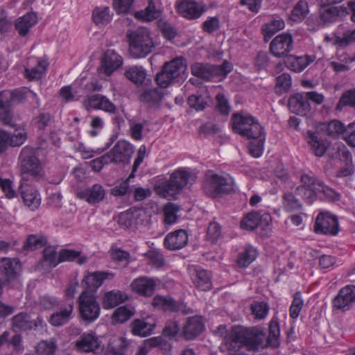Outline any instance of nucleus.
Wrapping results in <instances>:
<instances>
[{
	"label": "nucleus",
	"instance_id": "nucleus-18",
	"mask_svg": "<svg viewBox=\"0 0 355 355\" xmlns=\"http://www.w3.org/2000/svg\"><path fill=\"white\" fill-rule=\"evenodd\" d=\"M59 309L49 318V323L54 327H61L67 324L72 318L73 302L68 300L61 304Z\"/></svg>",
	"mask_w": 355,
	"mask_h": 355
},
{
	"label": "nucleus",
	"instance_id": "nucleus-49",
	"mask_svg": "<svg viewBox=\"0 0 355 355\" xmlns=\"http://www.w3.org/2000/svg\"><path fill=\"white\" fill-rule=\"evenodd\" d=\"M47 243L46 238L42 235L31 234L29 235L24 245V249L35 250L46 245Z\"/></svg>",
	"mask_w": 355,
	"mask_h": 355
},
{
	"label": "nucleus",
	"instance_id": "nucleus-30",
	"mask_svg": "<svg viewBox=\"0 0 355 355\" xmlns=\"http://www.w3.org/2000/svg\"><path fill=\"white\" fill-rule=\"evenodd\" d=\"M178 10L188 19H197L205 12V7L196 1H182L178 5Z\"/></svg>",
	"mask_w": 355,
	"mask_h": 355
},
{
	"label": "nucleus",
	"instance_id": "nucleus-27",
	"mask_svg": "<svg viewBox=\"0 0 355 355\" xmlns=\"http://www.w3.org/2000/svg\"><path fill=\"white\" fill-rule=\"evenodd\" d=\"M288 107L293 112L301 116H307L311 113V105L306 100L304 93H296L288 99Z\"/></svg>",
	"mask_w": 355,
	"mask_h": 355
},
{
	"label": "nucleus",
	"instance_id": "nucleus-54",
	"mask_svg": "<svg viewBox=\"0 0 355 355\" xmlns=\"http://www.w3.org/2000/svg\"><path fill=\"white\" fill-rule=\"evenodd\" d=\"M180 211L178 205L174 203H168L164 208V223L166 225H173L178 220L177 213Z\"/></svg>",
	"mask_w": 355,
	"mask_h": 355
},
{
	"label": "nucleus",
	"instance_id": "nucleus-9",
	"mask_svg": "<svg viewBox=\"0 0 355 355\" xmlns=\"http://www.w3.org/2000/svg\"><path fill=\"white\" fill-rule=\"evenodd\" d=\"M80 316L89 322L96 320L100 314V306L94 293L84 291L78 297Z\"/></svg>",
	"mask_w": 355,
	"mask_h": 355
},
{
	"label": "nucleus",
	"instance_id": "nucleus-39",
	"mask_svg": "<svg viewBox=\"0 0 355 355\" xmlns=\"http://www.w3.org/2000/svg\"><path fill=\"white\" fill-rule=\"evenodd\" d=\"M18 261L15 259L2 258L0 261V271L8 280L13 279L17 275Z\"/></svg>",
	"mask_w": 355,
	"mask_h": 355
},
{
	"label": "nucleus",
	"instance_id": "nucleus-31",
	"mask_svg": "<svg viewBox=\"0 0 355 355\" xmlns=\"http://www.w3.org/2000/svg\"><path fill=\"white\" fill-rule=\"evenodd\" d=\"M156 285L154 279L141 277L132 282L131 287L135 292L139 295L150 297L153 295Z\"/></svg>",
	"mask_w": 355,
	"mask_h": 355
},
{
	"label": "nucleus",
	"instance_id": "nucleus-26",
	"mask_svg": "<svg viewBox=\"0 0 355 355\" xmlns=\"http://www.w3.org/2000/svg\"><path fill=\"white\" fill-rule=\"evenodd\" d=\"M122 63L123 59L121 55L112 50H107L102 58L99 72L110 76L114 71L121 66Z\"/></svg>",
	"mask_w": 355,
	"mask_h": 355
},
{
	"label": "nucleus",
	"instance_id": "nucleus-41",
	"mask_svg": "<svg viewBox=\"0 0 355 355\" xmlns=\"http://www.w3.org/2000/svg\"><path fill=\"white\" fill-rule=\"evenodd\" d=\"M282 206L288 212L296 211L302 209V204L291 191L285 192L282 196Z\"/></svg>",
	"mask_w": 355,
	"mask_h": 355
},
{
	"label": "nucleus",
	"instance_id": "nucleus-25",
	"mask_svg": "<svg viewBox=\"0 0 355 355\" xmlns=\"http://www.w3.org/2000/svg\"><path fill=\"white\" fill-rule=\"evenodd\" d=\"M19 189L24 205L31 211L37 209L41 203V198L37 190L30 187L25 181H22Z\"/></svg>",
	"mask_w": 355,
	"mask_h": 355
},
{
	"label": "nucleus",
	"instance_id": "nucleus-44",
	"mask_svg": "<svg viewBox=\"0 0 355 355\" xmlns=\"http://www.w3.org/2000/svg\"><path fill=\"white\" fill-rule=\"evenodd\" d=\"M48 65V62L44 60H37L36 66L31 69H25V76L29 80L40 79L45 73Z\"/></svg>",
	"mask_w": 355,
	"mask_h": 355
},
{
	"label": "nucleus",
	"instance_id": "nucleus-34",
	"mask_svg": "<svg viewBox=\"0 0 355 355\" xmlns=\"http://www.w3.org/2000/svg\"><path fill=\"white\" fill-rule=\"evenodd\" d=\"M26 93L24 89H16L14 90H4L0 92L1 103H6L10 107L19 104L25 101Z\"/></svg>",
	"mask_w": 355,
	"mask_h": 355
},
{
	"label": "nucleus",
	"instance_id": "nucleus-3",
	"mask_svg": "<svg viewBox=\"0 0 355 355\" xmlns=\"http://www.w3.org/2000/svg\"><path fill=\"white\" fill-rule=\"evenodd\" d=\"M231 121L233 131L243 137L255 139L264 134L263 128L258 120L248 113H234Z\"/></svg>",
	"mask_w": 355,
	"mask_h": 355
},
{
	"label": "nucleus",
	"instance_id": "nucleus-29",
	"mask_svg": "<svg viewBox=\"0 0 355 355\" xmlns=\"http://www.w3.org/2000/svg\"><path fill=\"white\" fill-rule=\"evenodd\" d=\"M164 96V88H148L142 92L139 100L149 107H158Z\"/></svg>",
	"mask_w": 355,
	"mask_h": 355
},
{
	"label": "nucleus",
	"instance_id": "nucleus-61",
	"mask_svg": "<svg viewBox=\"0 0 355 355\" xmlns=\"http://www.w3.org/2000/svg\"><path fill=\"white\" fill-rule=\"evenodd\" d=\"M144 125L135 120L129 121V132L131 137L135 141H141L143 139L142 131Z\"/></svg>",
	"mask_w": 355,
	"mask_h": 355
},
{
	"label": "nucleus",
	"instance_id": "nucleus-62",
	"mask_svg": "<svg viewBox=\"0 0 355 355\" xmlns=\"http://www.w3.org/2000/svg\"><path fill=\"white\" fill-rule=\"evenodd\" d=\"M27 139V132L24 128H16L14 133L10 135L11 146L16 147L22 145Z\"/></svg>",
	"mask_w": 355,
	"mask_h": 355
},
{
	"label": "nucleus",
	"instance_id": "nucleus-14",
	"mask_svg": "<svg viewBox=\"0 0 355 355\" xmlns=\"http://www.w3.org/2000/svg\"><path fill=\"white\" fill-rule=\"evenodd\" d=\"M355 304V286L342 288L332 301L333 308L343 311H348Z\"/></svg>",
	"mask_w": 355,
	"mask_h": 355
},
{
	"label": "nucleus",
	"instance_id": "nucleus-33",
	"mask_svg": "<svg viewBox=\"0 0 355 355\" xmlns=\"http://www.w3.org/2000/svg\"><path fill=\"white\" fill-rule=\"evenodd\" d=\"M37 17L35 12H30L19 17L15 22V29L20 36H26L31 27L37 24Z\"/></svg>",
	"mask_w": 355,
	"mask_h": 355
},
{
	"label": "nucleus",
	"instance_id": "nucleus-13",
	"mask_svg": "<svg viewBox=\"0 0 355 355\" xmlns=\"http://www.w3.org/2000/svg\"><path fill=\"white\" fill-rule=\"evenodd\" d=\"M314 231L318 234L336 235L339 232L337 218L328 213H320L315 220Z\"/></svg>",
	"mask_w": 355,
	"mask_h": 355
},
{
	"label": "nucleus",
	"instance_id": "nucleus-6",
	"mask_svg": "<svg viewBox=\"0 0 355 355\" xmlns=\"http://www.w3.org/2000/svg\"><path fill=\"white\" fill-rule=\"evenodd\" d=\"M203 189L208 196L217 198L234 191V182L231 177H225L209 171L205 175Z\"/></svg>",
	"mask_w": 355,
	"mask_h": 355
},
{
	"label": "nucleus",
	"instance_id": "nucleus-40",
	"mask_svg": "<svg viewBox=\"0 0 355 355\" xmlns=\"http://www.w3.org/2000/svg\"><path fill=\"white\" fill-rule=\"evenodd\" d=\"M128 343L123 338H118L110 343L105 355H125Z\"/></svg>",
	"mask_w": 355,
	"mask_h": 355
},
{
	"label": "nucleus",
	"instance_id": "nucleus-5",
	"mask_svg": "<svg viewBox=\"0 0 355 355\" xmlns=\"http://www.w3.org/2000/svg\"><path fill=\"white\" fill-rule=\"evenodd\" d=\"M39 148L30 146H24L19 155L18 164L20 168L21 181L26 180V175L40 178L43 175V169L38 157Z\"/></svg>",
	"mask_w": 355,
	"mask_h": 355
},
{
	"label": "nucleus",
	"instance_id": "nucleus-28",
	"mask_svg": "<svg viewBox=\"0 0 355 355\" xmlns=\"http://www.w3.org/2000/svg\"><path fill=\"white\" fill-rule=\"evenodd\" d=\"M204 329V324L200 317L193 316L187 319L182 327V336L187 340L195 339Z\"/></svg>",
	"mask_w": 355,
	"mask_h": 355
},
{
	"label": "nucleus",
	"instance_id": "nucleus-36",
	"mask_svg": "<svg viewBox=\"0 0 355 355\" xmlns=\"http://www.w3.org/2000/svg\"><path fill=\"white\" fill-rule=\"evenodd\" d=\"M127 299L128 295L124 292L112 291L105 294L103 305L105 309H112L124 302Z\"/></svg>",
	"mask_w": 355,
	"mask_h": 355
},
{
	"label": "nucleus",
	"instance_id": "nucleus-24",
	"mask_svg": "<svg viewBox=\"0 0 355 355\" xmlns=\"http://www.w3.org/2000/svg\"><path fill=\"white\" fill-rule=\"evenodd\" d=\"M188 241L187 232L180 229L168 233L164 238V245L169 250H178L184 248Z\"/></svg>",
	"mask_w": 355,
	"mask_h": 355
},
{
	"label": "nucleus",
	"instance_id": "nucleus-4",
	"mask_svg": "<svg viewBox=\"0 0 355 355\" xmlns=\"http://www.w3.org/2000/svg\"><path fill=\"white\" fill-rule=\"evenodd\" d=\"M129 54L133 58H141L150 54L155 48V44L147 28H138L128 31Z\"/></svg>",
	"mask_w": 355,
	"mask_h": 355
},
{
	"label": "nucleus",
	"instance_id": "nucleus-11",
	"mask_svg": "<svg viewBox=\"0 0 355 355\" xmlns=\"http://www.w3.org/2000/svg\"><path fill=\"white\" fill-rule=\"evenodd\" d=\"M343 0H320L318 10V24L323 26L334 23L337 21L341 13L345 10L342 7L335 6L334 4L342 2Z\"/></svg>",
	"mask_w": 355,
	"mask_h": 355
},
{
	"label": "nucleus",
	"instance_id": "nucleus-56",
	"mask_svg": "<svg viewBox=\"0 0 355 355\" xmlns=\"http://www.w3.org/2000/svg\"><path fill=\"white\" fill-rule=\"evenodd\" d=\"M292 85L291 77L288 73H282L276 78V92L283 93L288 92Z\"/></svg>",
	"mask_w": 355,
	"mask_h": 355
},
{
	"label": "nucleus",
	"instance_id": "nucleus-10",
	"mask_svg": "<svg viewBox=\"0 0 355 355\" xmlns=\"http://www.w3.org/2000/svg\"><path fill=\"white\" fill-rule=\"evenodd\" d=\"M10 322L11 329L16 333L42 329L46 325L41 316H37L35 319L32 320L31 315L26 312H20L14 315Z\"/></svg>",
	"mask_w": 355,
	"mask_h": 355
},
{
	"label": "nucleus",
	"instance_id": "nucleus-23",
	"mask_svg": "<svg viewBox=\"0 0 355 355\" xmlns=\"http://www.w3.org/2000/svg\"><path fill=\"white\" fill-rule=\"evenodd\" d=\"M114 275L111 272L96 271L85 275L82 281V286L85 291L94 293L104 280L112 279Z\"/></svg>",
	"mask_w": 355,
	"mask_h": 355
},
{
	"label": "nucleus",
	"instance_id": "nucleus-16",
	"mask_svg": "<svg viewBox=\"0 0 355 355\" xmlns=\"http://www.w3.org/2000/svg\"><path fill=\"white\" fill-rule=\"evenodd\" d=\"M105 194V189L100 184H94L87 189L79 188L76 191V196L90 205H96L103 201Z\"/></svg>",
	"mask_w": 355,
	"mask_h": 355
},
{
	"label": "nucleus",
	"instance_id": "nucleus-32",
	"mask_svg": "<svg viewBox=\"0 0 355 355\" xmlns=\"http://www.w3.org/2000/svg\"><path fill=\"white\" fill-rule=\"evenodd\" d=\"M316 57L313 55L304 56H290L286 61V67L295 71L301 72L311 63L313 62Z\"/></svg>",
	"mask_w": 355,
	"mask_h": 355
},
{
	"label": "nucleus",
	"instance_id": "nucleus-19",
	"mask_svg": "<svg viewBox=\"0 0 355 355\" xmlns=\"http://www.w3.org/2000/svg\"><path fill=\"white\" fill-rule=\"evenodd\" d=\"M189 272L196 288L202 291H207L211 288V275L209 271L200 267L193 266L189 268Z\"/></svg>",
	"mask_w": 355,
	"mask_h": 355
},
{
	"label": "nucleus",
	"instance_id": "nucleus-21",
	"mask_svg": "<svg viewBox=\"0 0 355 355\" xmlns=\"http://www.w3.org/2000/svg\"><path fill=\"white\" fill-rule=\"evenodd\" d=\"M76 348L80 352L98 353L103 349L99 338L92 334H83L76 343Z\"/></svg>",
	"mask_w": 355,
	"mask_h": 355
},
{
	"label": "nucleus",
	"instance_id": "nucleus-17",
	"mask_svg": "<svg viewBox=\"0 0 355 355\" xmlns=\"http://www.w3.org/2000/svg\"><path fill=\"white\" fill-rule=\"evenodd\" d=\"M272 223V217L268 213L261 214L259 211L248 213L241 221L242 229L252 231L259 225L268 226Z\"/></svg>",
	"mask_w": 355,
	"mask_h": 355
},
{
	"label": "nucleus",
	"instance_id": "nucleus-35",
	"mask_svg": "<svg viewBox=\"0 0 355 355\" xmlns=\"http://www.w3.org/2000/svg\"><path fill=\"white\" fill-rule=\"evenodd\" d=\"M154 308L162 309L164 311L176 312L180 310V304L171 297L156 295L152 302Z\"/></svg>",
	"mask_w": 355,
	"mask_h": 355
},
{
	"label": "nucleus",
	"instance_id": "nucleus-12",
	"mask_svg": "<svg viewBox=\"0 0 355 355\" xmlns=\"http://www.w3.org/2000/svg\"><path fill=\"white\" fill-rule=\"evenodd\" d=\"M135 152L134 146L125 140H119L107 153L111 163L127 164Z\"/></svg>",
	"mask_w": 355,
	"mask_h": 355
},
{
	"label": "nucleus",
	"instance_id": "nucleus-58",
	"mask_svg": "<svg viewBox=\"0 0 355 355\" xmlns=\"http://www.w3.org/2000/svg\"><path fill=\"white\" fill-rule=\"evenodd\" d=\"M250 309L254 318L259 320L266 318L269 311L268 304L264 302H254L251 304Z\"/></svg>",
	"mask_w": 355,
	"mask_h": 355
},
{
	"label": "nucleus",
	"instance_id": "nucleus-42",
	"mask_svg": "<svg viewBox=\"0 0 355 355\" xmlns=\"http://www.w3.org/2000/svg\"><path fill=\"white\" fill-rule=\"evenodd\" d=\"M285 26L284 21L282 19H274L262 26V31L266 41H268L277 32L282 30Z\"/></svg>",
	"mask_w": 355,
	"mask_h": 355
},
{
	"label": "nucleus",
	"instance_id": "nucleus-48",
	"mask_svg": "<svg viewBox=\"0 0 355 355\" xmlns=\"http://www.w3.org/2000/svg\"><path fill=\"white\" fill-rule=\"evenodd\" d=\"M160 16L159 12L155 9V6L150 2L149 5L144 10L135 13V17L137 19L150 21L159 18Z\"/></svg>",
	"mask_w": 355,
	"mask_h": 355
},
{
	"label": "nucleus",
	"instance_id": "nucleus-37",
	"mask_svg": "<svg viewBox=\"0 0 355 355\" xmlns=\"http://www.w3.org/2000/svg\"><path fill=\"white\" fill-rule=\"evenodd\" d=\"M306 139L312 151L318 157H322L327 150L325 142L318 138L317 135L311 131L306 133Z\"/></svg>",
	"mask_w": 355,
	"mask_h": 355
},
{
	"label": "nucleus",
	"instance_id": "nucleus-7",
	"mask_svg": "<svg viewBox=\"0 0 355 355\" xmlns=\"http://www.w3.org/2000/svg\"><path fill=\"white\" fill-rule=\"evenodd\" d=\"M187 67L181 59H174L166 62L162 71L156 75L157 85L162 88H166L171 83L179 82L183 78Z\"/></svg>",
	"mask_w": 355,
	"mask_h": 355
},
{
	"label": "nucleus",
	"instance_id": "nucleus-45",
	"mask_svg": "<svg viewBox=\"0 0 355 355\" xmlns=\"http://www.w3.org/2000/svg\"><path fill=\"white\" fill-rule=\"evenodd\" d=\"M125 77L135 84H142L146 76L145 69L141 66H133L125 72Z\"/></svg>",
	"mask_w": 355,
	"mask_h": 355
},
{
	"label": "nucleus",
	"instance_id": "nucleus-1",
	"mask_svg": "<svg viewBox=\"0 0 355 355\" xmlns=\"http://www.w3.org/2000/svg\"><path fill=\"white\" fill-rule=\"evenodd\" d=\"M214 334L222 338V343L227 350L241 352H257L265 339L266 333L258 327H246L234 325L227 330L225 325L220 324L214 331Z\"/></svg>",
	"mask_w": 355,
	"mask_h": 355
},
{
	"label": "nucleus",
	"instance_id": "nucleus-57",
	"mask_svg": "<svg viewBox=\"0 0 355 355\" xmlns=\"http://www.w3.org/2000/svg\"><path fill=\"white\" fill-rule=\"evenodd\" d=\"M322 192L317 189H308L304 187H297L295 193L301 196L304 200L309 204H311L317 198V195Z\"/></svg>",
	"mask_w": 355,
	"mask_h": 355
},
{
	"label": "nucleus",
	"instance_id": "nucleus-59",
	"mask_svg": "<svg viewBox=\"0 0 355 355\" xmlns=\"http://www.w3.org/2000/svg\"><path fill=\"white\" fill-rule=\"evenodd\" d=\"M346 127L343 123L338 120L331 121L327 125V134L334 138H337L339 135H343Z\"/></svg>",
	"mask_w": 355,
	"mask_h": 355
},
{
	"label": "nucleus",
	"instance_id": "nucleus-20",
	"mask_svg": "<svg viewBox=\"0 0 355 355\" xmlns=\"http://www.w3.org/2000/svg\"><path fill=\"white\" fill-rule=\"evenodd\" d=\"M144 215L141 210L132 207L121 213L118 216L117 222L121 227L133 230L142 224L141 216Z\"/></svg>",
	"mask_w": 355,
	"mask_h": 355
},
{
	"label": "nucleus",
	"instance_id": "nucleus-8",
	"mask_svg": "<svg viewBox=\"0 0 355 355\" xmlns=\"http://www.w3.org/2000/svg\"><path fill=\"white\" fill-rule=\"evenodd\" d=\"M232 70V65L225 60L221 65L196 62L191 65L193 76L208 81L216 77H225Z\"/></svg>",
	"mask_w": 355,
	"mask_h": 355
},
{
	"label": "nucleus",
	"instance_id": "nucleus-51",
	"mask_svg": "<svg viewBox=\"0 0 355 355\" xmlns=\"http://www.w3.org/2000/svg\"><path fill=\"white\" fill-rule=\"evenodd\" d=\"M135 313L134 309L131 307L123 306L117 308L113 315L112 320L115 322L123 323L128 320Z\"/></svg>",
	"mask_w": 355,
	"mask_h": 355
},
{
	"label": "nucleus",
	"instance_id": "nucleus-47",
	"mask_svg": "<svg viewBox=\"0 0 355 355\" xmlns=\"http://www.w3.org/2000/svg\"><path fill=\"white\" fill-rule=\"evenodd\" d=\"M42 263L47 267H55L60 263V254L51 246L46 247L43 250Z\"/></svg>",
	"mask_w": 355,
	"mask_h": 355
},
{
	"label": "nucleus",
	"instance_id": "nucleus-38",
	"mask_svg": "<svg viewBox=\"0 0 355 355\" xmlns=\"http://www.w3.org/2000/svg\"><path fill=\"white\" fill-rule=\"evenodd\" d=\"M130 327L134 335L146 337L152 334L155 324L144 320L136 319L132 322Z\"/></svg>",
	"mask_w": 355,
	"mask_h": 355
},
{
	"label": "nucleus",
	"instance_id": "nucleus-63",
	"mask_svg": "<svg viewBox=\"0 0 355 355\" xmlns=\"http://www.w3.org/2000/svg\"><path fill=\"white\" fill-rule=\"evenodd\" d=\"M280 335L279 325L277 321L272 320L269 325V335L267 338V343L269 345L275 346Z\"/></svg>",
	"mask_w": 355,
	"mask_h": 355
},
{
	"label": "nucleus",
	"instance_id": "nucleus-60",
	"mask_svg": "<svg viewBox=\"0 0 355 355\" xmlns=\"http://www.w3.org/2000/svg\"><path fill=\"white\" fill-rule=\"evenodd\" d=\"M56 349L55 341L42 340L38 343L36 347L39 355H53Z\"/></svg>",
	"mask_w": 355,
	"mask_h": 355
},
{
	"label": "nucleus",
	"instance_id": "nucleus-46",
	"mask_svg": "<svg viewBox=\"0 0 355 355\" xmlns=\"http://www.w3.org/2000/svg\"><path fill=\"white\" fill-rule=\"evenodd\" d=\"M60 254V263L64 261H76V262L82 265L87 261L86 256H80V252L78 251L64 249L62 250L59 252Z\"/></svg>",
	"mask_w": 355,
	"mask_h": 355
},
{
	"label": "nucleus",
	"instance_id": "nucleus-55",
	"mask_svg": "<svg viewBox=\"0 0 355 355\" xmlns=\"http://www.w3.org/2000/svg\"><path fill=\"white\" fill-rule=\"evenodd\" d=\"M345 106L355 108V88L347 90L342 94L337 104L336 110L341 111Z\"/></svg>",
	"mask_w": 355,
	"mask_h": 355
},
{
	"label": "nucleus",
	"instance_id": "nucleus-53",
	"mask_svg": "<svg viewBox=\"0 0 355 355\" xmlns=\"http://www.w3.org/2000/svg\"><path fill=\"white\" fill-rule=\"evenodd\" d=\"M133 190L129 183V180L125 179L118 184H116L110 189V194L115 197L129 196Z\"/></svg>",
	"mask_w": 355,
	"mask_h": 355
},
{
	"label": "nucleus",
	"instance_id": "nucleus-22",
	"mask_svg": "<svg viewBox=\"0 0 355 355\" xmlns=\"http://www.w3.org/2000/svg\"><path fill=\"white\" fill-rule=\"evenodd\" d=\"M300 182L301 185L297 187L321 190L324 196L332 199H336L338 197V194L332 189L326 186L322 181L318 180L313 175L303 173L300 176Z\"/></svg>",
	"mask_w": 355,
	"mask_h": 355
},
{
	"label": "nucleus",
	"instance_id": "nucleus-50",
	"mask_svg": "<svg viewBox=\"0 0 355 355\" xmlns=\"http://www.w3.org/2000/svg\"><path fill=\"white\" fill-rule=\"evenodd\" d=\"M257 252L255 248L252 247H247L245 250L240 253L237 263L239 266L248 267L257 257Z\"/></svg>",
	"mask_w": 355,
	"mask_h": 355
},
{
	"label": "nucleus",
	"instance_id": "nucleus-15",
	"mask_svg": "<svg viewBox=\"0 0 355 355\" xmlns=\"http://www.w3.org/2000/svg\"><path fill=\"white\" fill-rule=\"evenodd\" d=\"M293 37L291 34H279L270 42V52L277 58L286 56L293 49Z\"/></svg>",
	"mask_w": 355,
	"mask_h": 355
},
{
	"label": "nucleus",
	"instance_id": "nucleus-43",
	"mask_svg": "<svg viewBox=\"0 0 355 355\" xmlns=\"http://www.w3.org/2000/svg\"><path fill=\"white\" fill-rule=\"evenodd\" d=\"M93 21L98 26L107 24L112 19L108 7H96L92 12Z\"/></svg>",
	"mask_w": 355,
	"mask_h": 355
},
{
	"label": "nucleus",
	"instance_id": "nucleus-52",
	"mask_svg": "<svg viewBox=\"0 0 355 355\" xmlns=\"http://www.w3.org/2000/svg\"><path fill=\"white\" fill-rule=\"evenodd\" d=\"M308 12L307 2L300 1L293 9L290 18L293 21H300L306 16Z\"/></svg>",
	"mask_w": 355,
	"mask_h": 355
},
{
	"label": "nucleus",
	"instance_id": "nucleus-64",
	"mask_svg": "<svg viewBox=\"0 0 355 355\" xmlns=\"http://www.w3.org/2000/svg\"><path fill=\"white\" fill-rule=\"evenodd\" d=\"M355 42V29L344 32L343 37H336L335 42L339 48H345Z\"/></svg>",
	"mask_w": 355,
	"mask_h": 355
},
{
	"label": "nucleus",
	"instance_id": "nucleus-2",
	"mask_svg": "<svg viewBox=\"0 0 355 355\" xmlns=\"http://www.w3.org/2000/svg\"><path fill=\"white\" fill-rule=\"evenodd\" d=\"M196 178L189 170L179 168L171 173L168 180H159L155 184V189L158 194L164 198L174 197L188 184L195 182Z\"/></svg>",
	"mask_w": 355,
	"mask_h": 355
}]
</instances>
